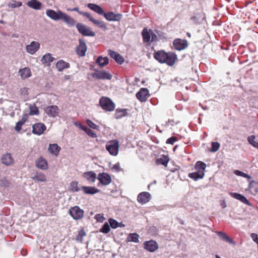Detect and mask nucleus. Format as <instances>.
<instances>
[{"label": "nucleus", "mask_w": 258, "mask_h": 258, "mask_svg": "<svg viewBox=\"0 0 258 258\" xmlns=\"http://www.w3.org/2000/svg\"><path fill=\"white\" fill-rule=\"evenodd\" d=\"M154 57L161 63H166L173 66L177 59V55L173 52H166L163 50H158L154 53Z\"/></svg>", "instance_id": "obj_1"}, {"label": "nucleus", "mask_w": 258, "mask_h": 258, "mask_svg": "<svg viewBox=\"0 0 258 258\" xmlns=\"http://www.w3.org/2000/svg\"><path fill=\"white\" fill-rule=\"evenodd\" d=\"M99 105L106 111H112L114 110L115 105L111 99L102 96L99 99Z\"/></svg>", "instance_id": "obj_2"}, {"label": "nucleus", "mask_w": 258, "mask_h": 258, "mask_svg": "<svg viewBox=\"0 0 258 258\" xmlns=\"http://www.w3.org/2000/svg\"><path fill=\"white\" fill-rule=\"evenodd\" d=\"M106 150L112 156H116L118 153L119 142L113 140L108 141L105 146Z\"/></svg>", "instance_id": "obj_3"}, {"label": "nucleus", "mask_w": 258, "mask_h": 258, "mask_svg": "<svg viewBox=\"0 0 258 258\" xmlns=\"http://www.w3.org/2000/svg\"><path fill=\"white\" fill-rule=\"evenodd\" d=\"M76 27L79 32L84 36L94 37L95 36V33L92 31L90 27L81 23L76 24Z\"/></svg>", "instance_id": "obj_4"}, {"label": "nucleus", "mask_w": 258, "mask_h": 258, "mask_svg": "<svg viewBox=\"0 0 258 258\" xmlns=\"http://www.w3.org/2000/svg\"><path fill=\"white\" fill-rule=\"evenodd\" d=\"M69 214L71 216L73 219L78 220L81 219L84 214L83 210L81 209L80 207L76 206L71 207L69 211Z\"/></svg>", "instance_id": "obj_5"}, {"label": "nucleus", "mask_w": 258, "mask_h": 258, "mask_svg": "<svg viewBox=\"0 0 258 258\" xmlns=\"http://www.w3.org/2000/svg\"><path fill=\"white\" fill-rule=\"evenodd\" d=\"M94 71L95 72L91 74V76L93 78L98 80H110L112 78V75L105 71H99L96 69H95Z\"/></svg>", "instance_id": "obj_6"}, {"label": "nucleus", "mask_w": 258, "mask_h": 258, "mask_svg": "<svg viewBox=\"0 0 258 258\" xmlns=\"http://www.w3.org/2000/svg\"><path fill=\"white\" fill-rule=\"evenodd\" d=\"M173 45L175 49L181 51L186 48L188 46V43L185 39L180 38L175 39L173 42Z\"/></svg>", "instance_id": "obj_7"}, {"label": "nucleus", "mask_w": 258, "mask_h": 258, "mask_svg": "<svg viewBox=\"0 0 258 258\" xmlns=\"http://www.w3.org/2000/svg\"><path fill=\"white\" fill-rule=\"evenodd\" d=\"M64 13V12L60 10L55 11L51 9H48L46 12L47 16L54 21L62 20Z\"/></svg>", "instance_id": "obj_8"}, {"label": "nucleus", "mask_w": 258, "mask_h": 258, "mask_svg": "<svg viewBox=\"0 0 258 258\" xmlns=\"http://www.w3.org/2000/svg\"><path fill=\"white\" fill-rule=\"evenodd\" d=\"M143 246L145 249L150 252H154L159 247L158 244L154 240L144 241Z\"/></svg>", "instance_id": "obj_9"}, {"label": "nucleus", "mask_w": 258, "mask_h": 258, "mask_svg": "<svg viewBox=\"0 0 258 258\" xmlns=\"http://www.w3.org/2000/svg\"><path fill=\"white\" fill-rule=\"evenodd\" d=\"M79 45L76 48L75 51L80 56H84L87 50L85 41L83 39H79Z\"/></svg>", "instance_id": "obj_10"}, {"label": "nucleus", "mask_w": 258, "mask_h": 258, "mask_svg": "<svg viewBox=\"0 0 258 258\" xmlns=\"http://www.w3.org/2000/svg\"><path fill=\"white\" fill-rule=\"evenodd\" d=\"M44 111L49 117L55 118L58 115L59 109L56 105H49L45 108Z\"/></svg>", "instance_id": "obj_11"}, {"label": "nucleus", "mask_w": 258, "mask_h": 258, "mask_svg": "<svg viewBox=\"0 0 258 258\" xmlns=\"http://www.w3.org/2000/svg\"><path fill=\"white\" fill-rule=\"evenodd\" d=\"M105 18L108 21H119L122 17L121 14H115L113 12H104L103 15Z\"/></svg>", "instance_id": "obj_12"}, {"label": "nucleus", "mask_w": 258, "mask_h": 258, "mask_svg": "<svg viewBox=\"0 0 258 258\" xmlns=\"http://www.w3.org/2000/svg\"><path fill=\"white\" fill-rule=\"evenodd\" d=\"M136 97L141 102H145L149 97V92L147 88H142L139 91L136 93Z\"/></svg>", "instance_id": "obj_13"}, {"label": "nucleus", "mask_w": 258, "mask_h": 258, "mask_svg": "<svg viewBox=\"0 0 258 258\" xmlns=\"http://www.w3.org/2000/svg\"><path fill=\"white\" fill-rule=\"evenodd\" d=\"M46 130V125L41 122L36 123L32 125V133L35 135H41Z\"/></svg>", "instance_id": "obj_14"}, {"label": "nucleus", "mask_w": 258, "mask_h": 258, "mask_svg": "<svg viewBox=\"0 0 258 258\" xmlns=\"http://www.w3.org/2000/svg\"><path fill=\"white\" fill-rule=\"evenodd\" d=\"M97 179L103 185H107L111 182V178L109 174L105 172L100 173L98 175Z\"/></svg>", "instance_id": "obj_15"}, {"label": "nucleus", "mask_w": 258, "mask_h": 258, "mask_svg": "<svg viewBox=\"0 0 258 258\" xmlns=\"http://www.w3.org/2000/svg\"><path fill=\"white\" fill-rule=\"evenodd\" d=\"M151 199V194L146 191L140 193L137 197L138 202L142 205L145 204L149 202Z\"/></svg>", "instance_id": "obj_16"}, {"label": "nucleus", "mask_w": 258, "mask_h": 258, "mask_svg": "<svg viewBox=\"0 0 258 258\" xmlns=\"http://www.w3.org/2000/svg\"><path fill=\"white\" fill-rule=\"evenodd\" d=\"M40 47V45L38 42L33 41L26 46V50L28 53L34 54L39 49Z\"/></svg>", "instance_id": "obj_17"}, {"label": "nucleus", "mask_w": 258, "mask_h": 258, "mask_svg": "<svg viewBox=\"0 0 258 258\" xmlns=\"http://www.w3.org/2000/svg\"><path fill=\"white\" fill-rule=\"evenodd\" d=\"M108 53L109 56L114 59L115 62L118 64H121L123 63L124 61L123 57L117 52L111 49H109L108 50Z\"/></svg>", "instance_id": "obj_18"}, {"label": "nucleus", "mask_w": 258, "mask_h": 258, "mask_svg": "<svg viewBox=\"0 0 258 258\" xmlns=\"http://www.w3.org/2000/svg\"><path fill=\"white\" fill-rule=\"evenodd\" d=\"M229 195L231 197L239 200L241 202L247 205L248 206H251V203L247 199V198L240 194L230 192H229Z\"/></svg>", "instance_id": "obj_19"}, {"label": "nucleus", "mask_w": 258, "mask_h": 258, "mask_svg": "<svg viewBox=\"0 0 258 258\" xmlns=\"http://www.w3.org/2000/svg\"><path fill=\"white\" fill-rule=\"evenodd\" d=\"M88 19L94 24L98 26L99 28L103 29L104 30H106L107 29V27L104 22L102 21L95 20L92 17L90 14L89 15V16H88Z\"/></svg>", "instance_id": "obj_20"}, {"label": "nucleus", "mask_w": 258, "mask_h": 258, "mask_svg": "<svg viewBox=\"0 0 258 258\" xmlns=\"http://www.w3.org/2000/svg\"><path fill=\"white\" fill-rule=\"evenodd\" d=\"M42 3L38 0H31L27 3V6L35 10H40L41 9Z\"/></svg>", "instance_id": "obj_21"}, {"label": "nucleus", "mask_w": 258, "mask_h": 258, "mask_svg": "<svg viewBox=\"0 0 258 258\" xmlns=\"http://www.w3.org/2000/svg\"><path fill=\"white\" fill-rule=\"evenodd\" d=\"M205 175L204 171L201 170V171H198L197 170L196 172L189 173L188 175V176L194 180L195 181H197L199 179H202Z\"/></svg>", "instance_id": "obj_22"}, {"label": "nucleus", "mask_w": 258, "mask_h": 258, "mask_svg": "<svg viewBox=\"0 0 258 258\" xmlns=\"http://www.w3.org/2000/svg\"><path fill=\"white\" fill-rule=\"evenodd\" d=\"M87 7L100 15H103L104 12L103 9L100 6L95 4L89 3L87 5Z\"/></svg>", "instance_id": "obj_23"}, {"label": "nucleus", "mask_w": 258, "mask_h": 258, "mask_svg": "<svg viewBox=\"0 0 258 258\" xmlns=\"http://www.w3.org/2000/svg\"><path fill=\"white\" fill-rule=\"evenodd\" d=\"M36 166L40 169L46 170L47 168V162L42 157H40L35 162Z\"/></svg>", "instance_id": "obj_24"}, {"label": "nucleus", "mask_w": 258, "mask_h": 258, "mask_svg": "<svg viewBox=\"0 0 258 258\" xmlns=\"http://www.w3.org/2000/svg\"><path fill=\"white\" fill-rule=\"evenodd\" d=\"M62 20L69 27H73L76 25V21L72 17L64 13Z\"/></svg>", "instance_id": "obj_25"}, {"label": "nucleus", "mask_w": 258, "mask_h": 258, "mask_svg": "<svg viewBox=\"0 0 258 258\" xmlns=\"http://www.w3.org/2000/svg\"><path fill=\"white\" fill-rule=\"evenodd\" d=\"M82 189L87 195H94L100 191L99 189L94 186H82Z\"/></svg>", "instance_id": "obj_26"}, {"label": "nucleus", "mask_w": 258, "mask_h": 258, "mask_svg": "<svg viewBox=\"0 0 258 258\" xmlns=\"http://www.w3.org/2000/svg\"><path fill=\"white\" fill-rule=\"evenodd\" d=\"M69 63L62 59L59 60L56 63V68L59 72H62L65 69L70 68Z\"/></svg>", "instance_id": "obj_27"}, {"label": "nucleus", "mask_w": 258, "mask_h": 258, "mask_svg": "<svg viewBox=\"0 0 258 258\" xmlns=\"http://www.w3.org/2000/svg\"><path fill=\"white\" fill-rule=\"evenodd\" d=\"M2 162L3 164L9 166L13 164L14 160L11 155L9 153L3 155L1 158Z\"/></svg>", "instance_id": "obj_28"}, {"label": "nucleus", "mask_w": 258, "mask_h": 258, "mask_svg": "<svg viewBox=\"0 0 258 258\" xmlns=\"http://www.w3.org/2000/svg\"><path fill=\"white\" fill-rule=\"evenodd\" d=\"M83 176L88 181L93 182H94L97 178L96 174L93 171L84 172L83 174Z\"/></svg>", "instance_id": "obj_29"}, {"label": "nucleus", "mask_w": 258, "mask_h": 258, "mask_svg": "<svg viewBox=\"0 0 258 258\" xmlns=\"http://www.w3.org/2000/svg\"><path fill=\"white\" fill-rule=\"evenodd\" d=\"M28 115L27 114H24L23 115L21 119L18 121L15 125V130L17 132H20L22 128V126L26 122L28 119Z\"/></svg>", "instance_id": "obj_30"}, {"label": "nucleus", "mask_w": 258, "mask_h": 258, "mask_svg": "<svg viewBox=\"0 0 258 258\" xmlns=\"http://www.w3.org/2000/svg\"><path fill=\"white\" fill-rule=\"evenodd\" d=\"M54 60V58L51 56V54L50 53H47L42 56L41 61L43 64L49 66Z\"/></svg>", "instance_id": "obj_31"}, {"label": "nucleus", "mask_w": 258, "mask_h": 258, "mask_svg": "<svg viewBox=\"0 0 258 258\" xmlns=\"http://www.w3.org/2000/svg\"><path fill=\"white\" fill-rule=\"evenodd\" d=\"M96 63H97L100 67H104L109 63L108 58L106 56L103 57L102 56H99L96 60Z\"/></svg>", "instance_id": "obj_32"}, {"label": "nucleus", "mask_w": 258, "mask_h": 258, "mask_svg": "<svg viewBox=\"0 0 258 258\" xmlns=\"http://www.w3.org/2000/svg\"><path fill=\"white\" fill-rule=\"evenodd\" d=\"M19 73L23 79H25L31 76V70L29 68L25 67L19 70Z\"/></svg>", "instance_id": "obj_33"}, {"label": "nucleus", "mask_w": 258, "mask_h": 258, "mask_svg": "<svg viewBox=\"0 0 258 258\" xmlns=\"http://www.w3.org/2000/svg\"><path fill=\"white\" fill-rule=\"evenodd\" d=\"M127 109L117 108L115 110V117L116 119H120L123 117L126 116L127 114Z\"/></svg>", "instance_id": "obj_34"}, {"label": "nucleus", "mask_w": 258, "mask_h": 258, "mask_svg": "<svg viewBox=\"0 0 258 258\" xmlns=\"http://www.w3.org/2000/svg\"><path fill=\"white\" fill-rule=\"evenodd\" d=\"M60 149V147L56 144H50L49 145V152L54 155H57Z\"/></svg>", "instance_id": "obj_35"}, {"label": "nucleus", "mask_w": 258, "mask_h": 258, "mask_svg": "<svg viewBox=\"0 0 258 258\" xmlns=\"http://www.w3.org/2000/svg\"><path fill=\"white\" fill-rule=\"evenodd\" d=\"M217 235L220 237L223 240L227 242L230 244H235V242L230 238L225 233L218 231L217 233Z\"/></svg>", "instance_id": "obj_36"}, {"label": "nucleus", "mask_w": 258, "mask_h": 258, "mask_svg": "<svg viewBox=\"0 0 258 258\" xmlns=\"http://www.w3.org/2000/svg\"><path fill=\"white\" fill-rule=\"evenodd\" d=\"M31 178L32 179L38 182H45L46 181L45 175L41 172H36Z\"/></svg>", "instance_id": "obj_37"}, {"label": "nucleus", "mask_w": 258, "mask_h": 258, "mask_svg": "<svg viewBox=\"0 0 258 258\" xmlns=\"http://www.w3.org/2000/svg\"><path fill=\"white\" fill-rule=\"evenodd\" d=\"M139 235L137 233H130L126 238V241L127 242L138 243L139 242Z\"/></svg>", "instance_id": "obj_38"}, {"label": "nucleus", "mask_w": 258, "mask_h": 258, "mask_svg": "<svg viewBox=\"0 0 258 258\" xmlns=\"http://www.w3.org/2000/svg\"><path fill=\"white\" fill-rule=\"evenodd\" d=\"M142 35L144 42H148L150 41L151 33L148 31L147 28H144L142 32Z\"/></svg>", "instance_id": "obj_39"}, {"label": "nucleus", "mask_w": 258, "mask_h": 258, "mask_svg": "<svg viewBox=\"0 0 258 258\" xmlns=\"http://www.w3.org/2000/svg\"><path fill=\"white\" fill-rule=\"evenodd\" d=\"M169 159L168 156L165 155L162 156L160 158H158L156 160V162L157 164L163 165L165 166L167 165V164L169 162Z\"/></svg>", "instance_id": "obj_40"}, {"label": "nucleus", "mask_w": 258, "mask_h": 258, "mask_svg": "<svg viewBox=\"0 0 258 258\" xmlns=\"http://www.w3.org/2000/svg\"><path fill=\"white\" fill-rule=\"evenodd\" d=\"M257 185L258 182L254 180H251L249 182L248 188L254 192L253 194L258 193V187L257 186Z\"/></svg>", "instance_id": "obj_41"}, {"label": "nucleus", "mask_w": 258, "mask_h": 258, "mask_svg": "<svg viewBox=\"0 0 258 258\" xmlns=\"http://www.w3.org/2000/svg\"><path fill=\"white\" fill-rule=\"evenodd\" d=\"M206 164L204 162L202 161H199L196 162L195 165V169L198 170V171H203L205 170L206 168Z\"/></svg>", "instance_id": "obj_42"}, {"label": "nucleus", "mask_w": 258, "mask_h": 258, "mask_svg": "<svg viewBox=\"0 0 258 258\" xmlns=\"http://www.w3.org/2000/svg\"><path fill=\"white\" fill-rule=\"evenodd\" d=\"M39 114V111L38 107L35 105L30 106L29 114L31 115H38Z\"/></svg>", "instance_id": "obj_43"}, {"label": "nucleus", "mask_w": 258, "mask_h": 258, "mask_svg": "<svg viewBox=\"0 0 258 258\" xmlns=\"http://www.w3.org/2000/svg\"><path fill=\"white\" fill-rule=\"evenodd\" d=\"M110 226L107 222H105L100 229V232L104 234L109 233L110 231Z\"/></svg>", "instance_id": "obj_44"}, {"label": "nucleus", "mask_w": 258, "mask_h": 258, "mask_svg": "<svg viewBox=\"0 0 258 258\" xmlns=\"http://www.w3.org/2000/svg\"><path fill=\"white\" fill-rule=\"evenodd\" d=\"M234 173L237 176H241L247 178L248 179L251 178V177L249 175L238 170H235L234 171Z\"/></svg>", "instance_id": "obj_45"}, {"label": "nucleus", "mask_w": 258, "mask_h": 258, "mask_svg": "<svg viewBox=\"0 0 258 258\" xmlns=\"http://www.w3.org/2000/svg\"><path fill=\"white\" fill-rule=\"evenodd\" d=\"M10 182L6 177H4L0 180V186L6 188L10 186Z\"/></svg>", "instance_id": "obj_46"}, {"label": "nucleus", "mask_w": 258, "mask_h": 258, "mask_svg": "<svg viewBox=\"0 0 258 258\" xmlns=\"http://www.w3.org/2000/svg\"><path fill=\"white\" fill-rule=\"evenodd\" d=\"M86 233L84 231V229H81L79 230L78 235L76 237V240L77 241H79L80 242L83 241V238L84 236H85Z\"/></svg>", "instance_id": "obj_47"}, {"label": "nucleus", "mask_w": 258, "mask_h": 258, "mask_svg": "<svg viewBox=\"0 0 258 258\" xmlns=\"http://www.w3.org/2000/svg\"><path fill=\"white\" fill-rule=\"evenodd\" d=\"M108 224L112 229H116L118 227V222L114 219L109 218L108 219Z\"/></svg>", "instance_id": "obj_48"}, {"label": "nucleus", "mask_w": 258, "mask_h": 258, "mask_svg": "<svg viewBox=\"0 0 258 258\" xmlns=\"http://www.w3.org/2000/svg\"><path fill=\"white\" fill-rule=\"evenodd\" d=\"M71 189L73 192H78L80 189L78 187V182L73 181L70 184Z\"/></svg>", "instance_id": "obj_49"}, {"label": "nucleus", "mask_w": 258, "mask_h": 258, "mask_svg": "<svg viewBox=\"0 0 258 258\" xmlns=\"http://www.w3.org/2000/svg\"><path fill=\"white\" fill-rule=\"evenodd\" d=\"M86 123L90 128H93L94 130H99V126L96 124H95L93 121H92L90 119L86 120Z\"/></svg>", "instance_id": "obj_50"}, {"label": "nucleus", "mask_w": 258, "mask_h": 258, "mask_svg": "<svg viewBox=\"0 0 258 258\" xmlns=\"http://www.w3.org/2000/svg\"><path fill=\"white\" fill-rule=\"evenodd\" d=\"M220 146V144L218 142H212L211 151H212V152H215L219 150Z\"/></svg>", "instance_id": "obj_51"}, {"label": "nucleus", "mask_w": 258, "mask_h": 258, "mask_svg": "<svg viewBox=\"0 0 258 258\" xmlns=\"http://www.w3.org/2000/svg\"><path fill=\"white\" fill-rule=\"evenodd\" d=\"M72 10H73V11L78 12L80 15L84 16V17H86L87 18H88V16H89V15H90V14L89 13L80 11L79 10V8H78V7H75L74 8H72Z\"/></svg>", "instance_id": "obj_52"}, {"label": "nucleus", "mask_w": 258, "mask_h": 258, "mask_svg": "<svg viewBox=\"0 0 258 258\" xmlns=\"http://www.w3.org/2000/svg\"><path fill=\"white\" fill-rule=\"evenodd\" d=\"M95 219L98 222L102 223L105 220V218L102 214H97L94 217Z\"/></svg>", "instance_id": "obj_53"}, {"label": "nucleus", "mask_w": 258, "mask_h": 258, "mask_svg": "<svg viewBox=\"0 0 258 258\" xmlns=\"http://www.w3.org/2000/svg\"><path fill=\"white\" fill-rule=\"evenodd\" d=\"M177 138L175 137H171L168 138L166 142V144L173 145L174 143L177 141Z\"/></svg>", "instance_id": "obj_54"}, {"label": "nucleus", "mask_w": 258, "mask_h": 258, "mask_svg": "<svg viewBox=\"0 0 258 258\" xmlns=\"http://www.w3.org/2000/svg\"><path fill=\"white\" fill-rule=\"evenodd\" d=\"M86 134L90 137H92V138H96L97 137V135L96 134V133L93 132L92 130H91L90 128H89L88 130V131L87 132Z\"/></svg>", "instance_id": "obj_55"}, {"label": "nucleus", "mask_w": 258, "mask_h": 258, "mask_svg": "<svg viewBox=\"0 0 258 258\" xmlns=\"http://www.w3.org/2000/svg\"><path fill=\"white\" fill-rule=\"evenodd\" d=\"M250 236L253 240L257 244H258V235L257 234L252 233L251 234Z\"/></svg>", "instance_id": "obj_56"}, {"label": "nucleus", "mask_w": 258, "mask_h": 258, "mask_svg": "<svg viewBox=\"0 0 258 258\" xmlns=\"http://www.w3.org/2000/svg\"><path fill=\"white\" fill-rule=\"evenodd\" d=\"M112 169H114L117 172H119V171L122 170V169L120 168V164L119 163L115 164L113 166Z\"/></svg>", "instance_id": "obj_57"}, {"label": "nucleus", "mask_w": 258, "mask_h": 258, "mask_svg": "<svg viewBox=\"0 0 258 258\" xmlns=\"http://www.w3.org/2000/svg\"><path fill=\"white\" fill-rule=\"evenodd\" d=\"M255 138V136L254 135H251V136H249L247 138V141H248L249 144L251 145L254 141H254Z\"/></svg>", "instance_id": "obj_58"}, {"label": "nucleus", "mask_w": 258, "mask_h": 258, "mask_svg": "<svg viewBox=\"0 0 258 258\" xmlns=\"http://www.w3.org/2000/svg\"><path fill=\"white\" fill-rule=\"evenodd\" d=\"M150 31L151 32V41H155L157 38L156 34H154L151 30H150Z\"/></svg>", "instance_id": "obj_59"}, {"label": "nucleus", "mask_w": 258, "mask_h": 258, "mask_svg": "<svg viewBox=\"0 0 258 258\" xmlns=\"http://www.w3.org/2000/svg\"><path fill=\"white\" fill-rule=\"evenodd\" d=\"M191 20H192L196 24L199 23V20L197 16H192L191 17Z\"/></svg>", "instance_id": "obj_60"}, {"label": "nucleus", "mask_w": 258, "mask_h": 258, "mask_svg": "<svg viewBox=\"0 0 258 258\" xmlns=\"http://www.w3.org/2000/svg\"><path fill=\"white\" fill-rule=\"evenodd\" d=\"M80 127L83 131H85L86 133L89 129V128H88L87 126L85 125H81Z\"/></svg>", "instance_id": "obj_61"}, {"label": "nucleus", "mask_w": 258, "mask_h": 258, "mask_svg": "<svg viewBox=\"0 0 258 258\" xmlns=\"http://www.w3.org/2000/svg\"><path fill=\"white\" fill-rule=\"evenodd\" d=\"M251 145H252L253 147L257 149L258 148V142H256V141H254L251 144Z\"/></svg>", "instance_id": "obj_62"}, {"label": "nucleus", "mask_w": 258, "mask_h": 258, "mask_svg": "<svg viewBox=\"0 0 258 258\" xmlns=\"http://www.w3.org/2000/svg\"><path fill=\"white\" fill-rule=\"evenodd\" d=\"M22 93L26 94L27 92V88H23L21 89Z\"/></svg>", "instance_id": "obj_63"}, {"label": "nucleus", "mask_w": 258, "mask_h": 258, "mask_svg": "<svg viewBox=\"0 0 258 258\" xmlns=\"http://www.w3.org/2000/svg\"><path fill=\"white\" fill-rule=\"evenodd\" d=\"M22 5V3L21 2H17V5L13 6V7H19Z\"/></svg>", "instance_id": "obj_64"}]
</instances>
